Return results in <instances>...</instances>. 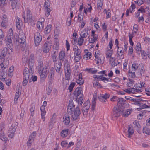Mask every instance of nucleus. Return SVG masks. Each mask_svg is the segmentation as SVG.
<instances>
[{"label":"nucleus","mask_w":150,"mask_h":150,"mask_svg":"<svg viewBox=\"0 0 150 150\" xmlns=\"http://www.w3.org/2000/svg\"><path fill=\"white\" fill-rule=\"evenodd\" d=\"M18 123L17 122H14L9 128L8 132V135L11 138H13L14 136L15 132L17 127Z\"/></svg>","instance_id":"nucleus-3"},{"label":"nucleus","mask_w":150,"mask_h":150,"mask_svg":"<svg viewBox=\"0 0 150 150\" xmlns=\"http://www.w3.org/2000/svg\"><path fill=\"white\" fill-rule=\"evenodd\" d=\"M12 52H11V50L8 47L4 48L1 52L0 59L1 60H4L5 57L7 58V55L8 57V55H10Z\"/></svg>","instance_id":"nucleus-5"},{"label":"nucleus","mask_w":150,"mask_h":150,"mask_svg":"<svg viewBox=\"0 0 150 150\" xmlns=\"http://www.w3.org/2000/svg\"><path fill=\"white\" fill-rule=\"evenodd\" d=\"M38 71L39 73H40V76L42 78H45L47 76V70L46 68H44L43 67L41 70L40 69Z\"/></svg>","instance_id":"nucleus-13"},{"label":"nucleus","mask_w":150,"mask_h":150,"mask_svg":"<svg viewBox=\"0 0 150 150\" xmlns=\"http://www.w3.org/2000/svg\"><path fill=\"white\" fill-rule=\"evenodd\" d=\"M74 56V60L75 61V62H79L82 58L81 55H75Z\"/></svg>","instance_id":"nucleus-38"},{"label":"nucleus","mask_w":150,"mask_h":150,"mask_svg":"<svg viewBox=\"0 0 150 150\" xmlns=\"http://www.w3.org/2000/svg\"><path fill=\"white\" fill-rule=\"evenodd\" d=\"M58 51H54V53L52 55V58L53 62H56L57 57Z\"/></svg>","instance_id":"nucleus-22"},{"label":"nucleus","mask_w":150,"mask_h":150,"mask_svg":"<svg viewBox=\"0 0 150 150\" xmlns=\"http://www.w3.org/2000/svg\"><path fill=\"white\" fill-rule=\"evenodd\" d=\"M97 5L98 6L102 7L103 6L102 0H98Z\"/></svg>","instance_id":"nucleus-59"},{"label":"nucleus","mask_w":150,"mask_h":150,"mask_svg":"<svg viewBox=\"0 0 150 150\" xmlns=\"http://www.w3.org/2000/svg\"><path fill=\"white\" fill-rule=\"evenodd\" d=\"M68 132V129H66L62 130L61 132V136L63 137H66L67 135Z\"/></svg>","instance_id":"nucleus-26"},{"label":"nucleus","mask_w":150,"mask_h":150,"mask_svg":"<svg viewBox=\"0 0 150 150\" xmlns=\"http://www.w3.org/2000/svg\"><path fill=\"white\" fill-rule=\"evenodd\" d=\"M9 31L11 32V33H8L6 37V44L7 47L11 50V52H13V46L12 42V38L13 35V31L11 29L9 30Z\"/></svg>","instance_id":"nucleus-2"},{"label":"nucleus","mask_w":150,"mask_h":150,"mask_svg":"<svg viewBox=\"0 0 150 150\" xmlns=\"http://www.w3.org/2000/svg\"><path fill=\"white\" fill-rule=\"evenodd\" d=\"M51 25H49L46 27L45 28V30L46 31V33H49L51 31Z\"/></svg>","instance_id":"nucleus-42"},{"label":"nucleus","mask_w":150,"mask_h":150,"mask_svg":"<svg viewBox=\"0 0 150 150\" xmlns=\"http://www.w3.org/2000/svg\"><path fill=\"white\" fill-rule=\"evenodd\" d=\"M0 139L4 141H6L7 140V138L5 134L2 132L0 133Z\"/></svg>","instance_id":"nucleus-24"},{"label":"nucleus","mask_w":150,"mask_h":150,"mask_svg":"<svg viewBox=\"0 0 150 150\" xmlns=\"http://www.w3.org/2000/svg\"><path fill=\"white\" fill-rule=\"evenodd\" d=\"M136 90L134 88H130V93H134L136 92H138V91Z\"/></svg>","instance_id":"nucleus-56"},{"label":"nucleus","mask_w":150,"mask_h":150,"mask_svg":"<svg viewBox=\"0 0 150 150\" xmlns=\"http://www.w3.org/2000/svg\"><path fill=\"white\" fill-rule=\"evenodd\" d=\"M143 131L144 133H145L148 135L150 134V131L149 128L146 127L144 128H143Z\"/></svg>","instance_id":"nucleus-39"},{"label":"nucleus","mask_w":150,"mask_h":150,"mask_svg":"<svg viewBox=\"0 0 150 150\" xmlns=\"http://www.w3.org/2000/svg\"><path fill=\"white\" fill-rule=\"evenodd\" d=\"M122 111L118 106H115L114 107L112 113L113 117H118L122 114Z\"/></svg>","instance_id":"nucleus-6"},{"label":"nucleus","mask_w":150,"mask_h":150,"mask_svg":"<svg viewBox=\"0 0 150 150\" xmlns=\"http://www.w3.org/2000/svg\"><path fill=\"white\" fill-rule=\"evenodd\" d=\"M90 106V104L89 101L87 100L86 102L84 103L83 104L82 108H84L87 109H89Z\"/></svg>","instance_id":"nucleus-27"},{"label":"nucleus","mask_w":150,"mask_h":150,"mask_svg":"<svg viewBox=\"0 0 150 150\" xmlns=\"http://www.w3.org/2000/svg\"><path fill=\"white\" fill-rule=\"evenodd\" d=\"M43 63H38V70L42 69L43 68Z\"/></svg>","instance_id":"nucleus-61"},{"label":"nucleus","mask_w":150,"mask_h":150,"mask_svg":"<svg viewBox=\"0 0 150 150\" xmlns=\"http://www.w3.org/2000/svg\"><path fill=\"white\" fill-rule=\"evenodd\" d=\"M140 107H141V108L142 109L145 108H150V106H148L147 105L145 104H143L142 105L140 106Z\"/></svg>","instance_id":"nucleus-60"},{"label":"nucleus","mask_w":150,"mask_h":150,"mask_svg":"<svg viewBox=\"0 0 150 150\" xmlns=\"http://www.w3.org/2000/svg\"><path fill=\"white\" fill-rule=\"evenodd\" d=\"M65 52L63 51H60L59 53V59L63 61L65 59Z\"/></svg>","instance_id":"nucleus-19"},{"label":"nucleus","mask_w":150,"mask_h":150,"mask_svg":"<svg viewBox=\"0 0 150 150\" xmlns=\"http://www.w3.org/2000/svg\"><path fill=\"white\" fill-rule=\"evenodd\" d=\"M91 53L90 52H88L86 54L84 55L83 58L84 59L87 60L89 59L90 58Z\"/></svg>","instance_id":"nucleus-35"},{"label":"nucleus","mask_w":150,"mask_h":150,"mask_svg":"<svg viewBox=\"0 0 150 150\" xmlns=\"http://www.w3.org/2000/svg\"><path fill=\"white\" fill-rule=\"evenodd\" d=\"M134 132L133 127L130 125H129L128 127L127 137L129 138H131Z\"/></svg>","instance_id":"nucleus-16"},{"label":"nucleus","mask_w":150,"mask_h":150,"mask_svg":"<svg viewBox=\"0 0 150 150\" xmlns=\"http://www.w3.org/2000/svg\"><path fill=\"white\" fill-rule=\"evenodd\" d=\"M68 144V143L66 141H62L61 143V145L62 147H65Z\"/></svg>","instance_id":"nucleus-51"},{"label":"nucleus","mask_w":150,"mask_h":150,"mask_svg":"<svg viewBox=\"0 0 150 150\" xmlns=\"http://www.w3.org/2000/svg\"><path fill=\"white\" fill-rule=\"evenodd\" d=\"M62 63L61 61L54 62V69L57 72L60 73L61 70Z\"/></svg>","instance_id":"nucleus-12"},{"label":"nucleus","mask_w":150,"mask_h":150,"mask_svg":"<svg viewBox=\"0 0 150 150\" xmlns=\"http://www.w3.org/2000/svg\"><path fill=\"white\" fill-rule=\"evenodd\" d=\"M83 38L80 37L78 38V44L80 46H81L84 41Z\"/></svg>","instance_id":"nucleus-41"},{"label":"nucleus","mask_w":150,"mask_h":150,"mask_svg":"<svg viewBox=\"0 0 150 150\" xmlns=\"http://www.w3.org/2000/svg\"><path fill=\"white\" fill-rule=\"evenodd\" d=\"M77 101L78 102V104L80 105H81L82 104L83 102V96L82 97H76V99Z\"/></svg>","instance_id":"nucleus-25"},{"label":"nucleus","mask_w":150,"mask_h":150,"mask_svg":"<svg viewBox=\"0 0 150 150\" xmlns=\"http://www.w3.org/2000/svg\"><path fill=\"white\" fill-rule=\"evenodd\" d=\"M54 75V68L52 67L51 68L49 74L48 78L49 80L52 81L53 79V77Z\"/></svg>","instance_id":"nucleus-14"},{"label":"nucleus","mask_w":150,"mask_h":150,"mask_svg":"<svg viewBox=\"0 0 150 150\" xmlns=\"http://www.w3.org/2000/svg\"><path fill=\"white\" fill-rule=\"evenodd\" d=\"M51 42H50L47 41L45 43L43 48V51L44 52L47 53L49 52L51 47Z\"/></svg>","instance_id":"nucleus-10"},{"label":"nucleus","mask_w":150,"mask_h":150,"mask_svg":"<svg viewBox=\"0 0 150 150\" xmlns=\"http://www.w3.org/2000/svg\"><path fill=\"white\" fill-rule=\"evenodd\" d=\"M23 18L25 23H28L31 19L32 16L29 10H27L26 14L25 15H24Z\"/></svg>","instance_id":"nucleus-9"},{"label":"nucleus","mask_w":150,"mask_h":150,"mask_svg":"<svg viewBox=\"0 0 150 150\" xmlns=\"http://www.w3.org/2000/svg\"><path fill=\"white\" fill-rule=\"evenodd\" d=\"M33 58V57H32L31 58H30L28 62V65L31 69H32V67L34 65V64Z\"/></svg>","instance_id":"nucleus-20"},{"label":"nucleus","mask_w":150,"mask_h":150,"mask_svg":"<svg viewBox=\"0 0 150 150\" xmlns=\"http://www.w3.org/2000/svg\"><path fill=\"white\" fill-rule=\"evenodd\" d=\"M96 96H93V99L92 102V110H94V109L95 105H96Z\"/></svg>","instance_id":"nucleus-28"},{"label":"nucleus","mask_w":150,"mask_h":150,"mask_svg":"<svg viewBox=\"0 0 150 150\" xmlns=\"http://www.w3.org/2000/svg\"><path fill=\"white\" fill-rule=\"evenodd\" d=\"M34 108H33V107H32L30 110L31 112V115L32 117L34 115Z\"/></svg>","instance_id":"nucleus-63"},{"label":"nucleus","mask_w":150,"mask_h":150,"mask_svg":"<svg viewBox=\"0 0 150 150\" xmlns=\"http://www.w3.org/2000/svg\"><path fill=\"white\" fill-rule=\"evenodd\" d=\"M128 73L129 74V76L132 78H134L136 76L135 72H132V71H130L129 70L128 72Z\"/></svg>","instance_id":"nucleus-45"},{"label":"nucleus","mask_w":150,"mask_h":150,"mask_svg":"<svg viewBox=\"0 0 150 150\" xmlns=\"http://www.w3.org/2000/svg\"><path fill=\"white\" fill-rule=\"evenodd\" d=\"M64 67L65 72H71L70 65L69 64H67L66 65H65Z\"/></svg>","instance_id":"nucleus-31"},{"label":"nucleus","mask_w":150,"mask_h":150,"mask_svg":"<svg viewBox=\"0 0 150 150\" xmlns=\"http://www.w3.org/2000/svg\"><path fill=\"white\" fill-rule=\"evenodd\" d=\"M82 74L81 73L79 74L78 76V79L76 81V82L80 85L83 84L84 83V80L82 78Z\"/></svg>","instance_id":"nucleus-17"},{"label":"nucleus","mask_w":150,"mask_h":150,"mask_svg":"<svg viewBox=\"0 0 150 150\" xmlns=\"http://www.w3.org/2000/svg\"><path fill=\"white\" fill-rule=\"evenodd\" d=\"M30 76V73L28 69L25 68L23 72V86H25L27 85Z\"/></svg>","instance_id":"nucleus-4"},{"label":"nucleus","mask_w":150,"mask_h":150,"mask_svg":"<svg viewBox=\"0 0 150 150\" xmlns=\"http://www.w3.org/2000/svg\"><path fill=\"white\" fill-rule=\"evenodd\" d=\"M71 72H65L66 80H68L71 78Z\"/></svg>","instance_id":"nucleus-34"},{"label":"nucleus","mask_w":150,"mask_h":150,"mask_svg":"<svg viewBox=\"0 0 150 150\" xmlns=\"http://www.w3.org/2000/svg\"><path fill=\"white\" fill-rule=\"evenodd\" d=\"M112 51H111L110 52H108L106 54V58H108L110 57L112 55Z\"/></svg>","instance_id":"nucleus-57"},{"label":"nucleus","mask_w":150,"mask_h":150,"mask_svg":"<svg viewBox=\"0 0 150 150\" xmlns=\"http://www.w3.org/2000/svg\"><path fill=\"white\" fill-rule=\"evenodd\" d=\"M50 2L48 0H47L45 1V3L44 5V6L45 8H48L50 6Z\"/></svg>","instance_id":"nucleus-43"},{"label":"nucleus","mask_w":150,"mask_h":150,"mask_svg":"<svg viewBox=\"0 0 150 150\" xmlns=\"http://www.w3.org/2000/svg\"><path fill=\"white\" fill-rule=\"evenodd\" d=\"M82 89L81 87H77L75 90L74 94L75 96L76 97H81L83 96L82 93Z\"/></svg>","instance_id":"nucleus-11"},{"label":"nucleus","mask_w":150,"mask_h":150,"mask_svg":"<svg viewBox=\"0 0 150 150\" xmlns=\"http://www.w3.org/2000/svg\"><path fill=\"white\" fill-rule=\"evenodd\" d=\"M69 102L67 108V112L69 114L71 115V118L73 120H76L79 118L81 114L79 108L78 107L75 108V105L72 100Z\"/></svg>","instance_id":"nucleus-1"},{"label":"nucleus","mask_w":150,"mask_h":150,"mask_svg":"<svg viewBox=\"0 0 150 150\" xmlns=\"http://www.w3.org/2000/svg\"><path fill=\"white\" fill-rule=\"evenodd\" d=\"M118 100H119L118 102V104H120L121 105H122L125 103V100H124L123 98H119Z\"/></svg>","instance_id":"nucleus-36"},{"label":"nucleus","mask_w":150,"mask_h":150,"mask_svg":"<svg viewBox=\"0 0 150 150\" xmlns=\"http://www.w3.org/2000/svg\"><path fill=\"white\" fill-rule=\"evenodd\" d=\"M132 67L133 68H134V71L136 70L138 68V66H137V64L136 63L133 64L132 65Z\"/></svg>","instance_id":"nucleus-62"},{"label":"nucleus","mask_w":150,"mask_h":150,"mask_svg":"<svg viewBox=\"0 0 150 150\" xmlns=\"http://www.w3.org/2000/svg\"><path fill=\"white\" fill-rule=\"evenodd\" d=\"M137 25L136 24H135L133 27V31L136 33L138 30V27Z\"/></svg>","instance_id":"nucleus-55"},{"label":"nucleus","mask_w":150,"mask_h":150,"mask_svg":"<svg viewBox=\"0 0 150 150\" xmlns=\"http://www.w3.org/2000/svg\"><path fill=\"white\" fill-rule=\"evenodd\" d=\"M141 53L142 59H146L147 58V55L146 52H145L144 50H142L141 51Z\"/></svg>","instance_id":"nucleus-29"},{"label":"nucleus","mask_w":150,"mask_h":150,"mask_svg":"<svg viewBox=\"0 0 150 150\" xmlns=\"http://www.w3.org/2000/svg\"><path fill=\"white\" fill-rule=\"evenodd\" d=\"M88 35V30H83L80 33V35L81 37L85 38L87 37Z\"/></svg>","instance_id":"nucleus-21"},{"label":"nucleus","mask_w":150,"mask_h":150,"mask_svg":"<svg viewBox=\"0 0 150 150\" xmlns=\"http://www.w3.org/2000/svg\"><path fill=\"white\" fill-rule=\"evenodd\" d=\"M25 41V36L24 33L23 32L19 33L18 39L16 41L20 44H23Z\"/></svg>","instance_id":"nucleus-8"},{"label":"nucleus","mask_w":150,"mask_h":150,"mask_svg":"<svg viewBox=\"0 0 150 150\" xmlns=\"http://www.w3.org/2000/svg\"><path fill=\"white\" fill-rule=\"evenodd\" d=\"M19 95L16 94L15 98L14 99V101H15V103H17V101L18 100V98H19Z\"/></svg>","instance_id":"nucleus-64"},{"label":"nucleus","mask_w":150,"mask_h":150,"mask_svg":"<svg viewBox=\"0 0 150 150\" xmlns=\"http://www.w3.org/2000/svg\"><path fill=\"white\" fill-rule=\"evenodd\" d=\"M6 20H3L1 23V26L4 28H5L6 27Z\"/></svg>","instance_id":"nucleus-47"},{"label":"nucleus","mask_w":150,"mask_h":150,"mask_svg":"<svg viewBox=\"0 0 150 150\" xmlns=\"http://www.w3.org/2000/svg\"><path fill=\"white\" fill-rule=\"evenodd\" d=\"M109 95L108 94H105V95H103L100 97L102 98H104V99H107L109 97Z\"/></svg>","instance_id":"nucleus-49"},{"label":"nucleus","mask_w":150,"mask_h":150,"mask_svg":"<svg viewBox=\"0 0 150 150\" xmlns=\"http://www.w3.org/2000/svg\"><path fill=\"white\" fill-rule=\"evenodd\" d=\"M20 20L19 18L17 17L16 18V26L17 28L19 29L21 28V26L20 25Z\"/></svg>","instance_id":"nucleus-32"},{"label":"nucleus","mask_w":150,"mask_h":150,"mask_svg":"<svg viewBox=\"0 0 150 150\" xmlns=\"http://www.w3.org/2000/svg\"><path fill=\"white\" fill-rule=\"evenodd\" d=\"M136 50L137 51H141V46L139 43H138L137 44V46L136 48Z\"/></svg>","instance_id":"nucleus-52"},{"label":"nucleus","mask_w":150,"mask_h":150,"mask_svg":"<svg viewBox=\"0 0 150 150\" xmlns=\"http://www.w3.org/2000/svg\"><path fill=\"white\" fill-rule=\"evenodd\" d=\"M75 85V83L74 82H72L69 85L68 89L69 90L70 92H71L73 90V88Z\"/></svg>","instance_id":"nucleus-37"},{"label":"nucleus","mask_w":150,"mask_h":150,"mask_svg":"<svg viewBox=\"0 0 150 150\" xmlns=\"http://www.w3.org/2000/svg\"><path fill=\"white\" fill-rule=\"evenodd\" d=\"M131 112V110H124L122 112V115L123 116L126 117L130 114Z\"/></svg>","instance_id":"nucleus-23"},{"label":"nucleus","mask_w":150,"mask_h":150,"mask_svg":"<svg viewBox=\"0 0 150 150\" xmlns=\"http://www.w3.org/2000/svg\"><path fill=\"white\" fill-rule=\"evenodd\" d=\"M42 36L39 32L35 33L34 36V42L36 46H38L42 40Z\"/></svg>","instance_id":"nucleus-7"},{"label":"nucleus","mask_w":150,"mask_h":150,"mask_svg":"<svg viewBox=\"0 0 150 150\" xmlns=\"http://www.w3.org/2000/svg\"><path fill=\"white\" fill-rule=\"evenodd\" d=\"M88 110L84 108H82V112L85 117H86L88 115Z\"/></svg>","instance_id":"nucleus-30"},{"label":"nucleus","mask_w":150,"mask_h":150,"mask_svg":"<svg viewBox=\"0 0 150 150\" xmlns=\"http://www.w3.org/2000/svg\"><path fill=\"white\" fill-rule=\"evenodd\" d=\"M45 106L42 105L40 107V110L41 111V116L42 118L43 119V121L45 120V119L44 116L45 115L46 113V111L45 110Z\"/></svg>","instance_id":"nucleus-18"},{"label":"nucleus","mask_w":150,"mask_h":150,"mask_svg":"<svg viewBox=\"0 0 150 150\" xmlns=\"http://www.w3.org/2000/svg\"><path fill=\"white\" fill-rule=\"evenodd\" d=\"M7 75V73L4 71H2L1 73V75L2 77V79H5L6 75Z\"/></svg>","instance_id":"nucleus-46"},{"label":"nucleus","mask_w":150,"mask_h":150,"mask_svg":"<svg viewBox=\"0 0 150 150\" xmlns=\"http://www.w3.org/2000/svg\"><path fill=\"white\" fill-rule=\"evenodd\" d=\"M47 9V11L45 14V16L47 17L50 15V12L51 11V10L50 8H45Z\"/></svg>","instance_id":"nucleus-50"},{"label":"nucleus","mask_w":150,"mask_h":150,"mask_svg":"<svg viewBox=\"0 0 150 150\" xmlns=\"http://www.w3.org/2000/svg\"><path fill=\"white\" fill-rule=\"evenodd\" d=\"M86 70L88 71L89 73H91L92 74L96 73L97 71V70H95L93 68L86 69Z\"/></svg>","instance_id":"nucleus-33"},{"label":"nucleus","mask_w":150,"mask_h":150,"mask_svg":"<svg viewBox=\"0 0 150 150\" xmlns=\"http://www.w3.org/2000/svg\"><path fill=\"white\" fill-rule=\"evenodd\" d=\"M11 1V5L12 7V9H13L15 8L17 4V0H13Z\"/></svg>","instance_id":"nucleus-40"},{"label":"nucleus","mask_w":150,"mask_h":150,"mask_svg":"<svg viewBox=\"0 0 150 150\" xmlns=\"http://www.w3.org/2000/svg\"><path fill=\"white\" fill-rule=\"evenodd\" d=\"M63 122L65 125H68L70 122V117L67 114L64 115L63 118Z\"/></svg>","instance_id":"nucleus-15"},{"label":"nucleus","mask_w":150,"mask_h":150,"mask_svg":"<svg viewBox=\"0 0 150 150\" xmlns=\"http://www.w3.org/2000/svg\"><path fill=\"white\" fill-rule=\"evenodd\" d=\"M66 47L67 51H68L69 50L70 45L69 43L67 40H66Z\"/></svg>","instance_id":"nucleus-54"},{"label":"nucleus","mask_w":150,"mask_h":150,"mask_svg":"<svg viewBox=\"0 0 150 150\" xmlns=\"http://www.w3.org/2000/svg\"><path fill=\"white\" fill-rule=\"evenodd\" d=\"M46 90L47 94L48 95L50 94L51 93L52 90V87L51 85H50L48 88H47Z\"/></svg>","instance_id":"nucleus-44"},{"label":"nucleus","mask_w":150,"mask_h":150,"mask_svg":"<svg viewBox=\"0 0 150 150\" xmlns=\"http://www.w3.org/2000/svg\"><path fill=\"white\" fill-rule=\"evenodd\" d=\"M34 139H33V138H32L30 136H29L28 140L27 142L28 144H31V143L33 141Z\"/></svg>","instance_id":"nucleus-48"},{"label":"nucleus","mask_w":150,"mask_h":150,"mask_svg":"<svg viewBox=\"0 0 150 150\" xmlns=\"http://www.w3.org/2000/svg\"><path fill=\"white\" fill-rule=\"evenodd\" d=\"M37 27L40 29H41V28H43L42 24V23L40 22H39L37 23Z\"/></svg>","instance_id":"nucleus-58"},{"label":"nucleus","mask_w":150,"mask_h":150,"mask_svg":"<svg viewBox=\"0 0 150 150\" xmlns=\"http://www.w3.org/2000/svg\"><path fill=\"white\" fill-rule=\"evenodd\" d=\"M133 124L135 127H137L138 128H139L140 125L138 122L135 121L133 122Z\"/></svg>","instance_id":"nucleus-53"}]
</instances>
